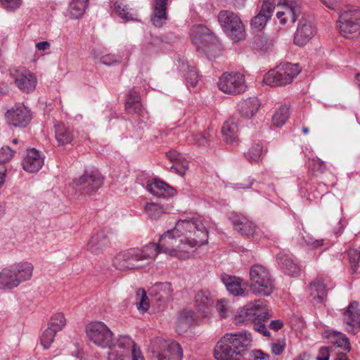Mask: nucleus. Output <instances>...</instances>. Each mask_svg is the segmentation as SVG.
I'll list each match as a JSON object with an SVG mask.
<instances>
[{
    "label": "nucleus",
    "mask_w": 360,
    "mask_h": 360,
    "mask_svg": "<svg viewBox=\"0 0 360 360\" xmlns=\"http://www.w3.org/2000/svg\"><path fill=\"white\" fill-rule=\"evenodd\" d=\"M208 238V229L202 220L179 219L173 229L160 236L158 243H149L119 252L113 259V266L121 271L142 269L153 262L160 253L186 259L207 244Z\"/></svg>",
    "instance_id": "nucleus-1"
},
{
    "label": "nucleus",
    "mask_w": 360,
    "mask_h": 360,
    "mask_svg": "<svg viewBox=\"0 0 360 360\" xmlns=\"http://www.w3.org/2000/svg\"><path fill=\"white\" fill-rule=\"evenodd\" d=\"M251 342V334L247 331L227 333L217 342L214 356L217 360H240Z\"/></svg>",
    "instance_id": "nucleus-2"
},
{
    "label": "nucleus",
    "mask_w": 360,
    "mask_h": 360,
    "mask_svg": "<svg viewBox=\"0 0 360 360\" xmlns=\"http://www.w3.org/2000/svg\"><path fill=\"white\" fill-rule=\"evenodd\" d=\"M34 266L28 262L16 263L0 271V288L13 289L31 279Z\"/></svg>",
    "instance_id": "nucleus-3"
},
{
    "label": "nucleus",
    "mask_w": 360,
    "mask_h": 360,
    "mask_svg": "<svg viewBox=\"0 0 360 360\" xmlns=\"http://www.w3.org/2000/svg\"><path fill=\"white\" fill-rule=\"evenodd\" d=\"M191 35L198 51L206 54L210 60L216 56L215 53L219 50L220 46L209 29L202 25H195L191 29Z\"/></svg>",
    "instance_id": "nucleus-4"
},
{
    "label": "nucleus",
    "mask_w": 360,
    "mask_h": 360,
    "mask_svg": "<svg viewBox=\"0 0 360 360\" xmlns=\"http://www.w3.org/2000/svg\"><path fill=\"white\" fill-rule=\"evenodd\" d=\"M250 289L259 296H269L274 290V280L269 271L264 266L255 264L249 272Z\"/></svg>",
    "instance_id": "nucleus-5"
},
{
    "label": "nucleus",
    "mask_w": 360,
    "mask_h": 360,
    "mask_svg": "<svg viewBox=\"0 0 360 360\" xmlns=\"http://www.w3.org/2000/svg\"><path fill=\"white\" fill-rule=\"evenodd\" d=\"M300 71L301 68L297 63H282L266 73L263 79V82L271 86H279L289 84Z\"/></svg>",
    "instance_id": "nucleus-6"
},
{
    "label": "nucleus",
    "mask_w": 360,
    "mask_h": 360,
    "mask_svg": "<svg viewBox=\"0 0 360 360\" xmlns=\"http://www.w3.org/2000/svg\"><path fill=\"white\" fill-rule=\"evenodd\" d=\"M103 178L97 169L85 171L80 176L75 178L72 182V188L75 195H91L95 193L103 185Z\"/></svg>",
    "instance_id": "nucleus-7"
},
{
    "label": "nucleus",
    "mask_w": 360,
    "mask_h": 360,
    "mask_svg": "<svg viewBox=\"0 0 360 360\" xmlns=\"http://www.w3.org/2000/svg\"><path fill=\"white\" fill-rule=\"evenodd\" d=\"M218 22L224 33L232 40L240 41L245 37L244 25L240 17L230 11H221Z\"/></svg>",
    "instance_id": "nucleus-8"
},
{
    "label": "nucleus",
    "mask_w": 360,
    "mask_h": 360,
    "mask_svg": "<svg viewBox=\"0 0 360 360\" xmlns=\"http://www.w3.org/2000/svg\"><path fill=\"white\" fill-rule=\"evenodd\" d=\"M86 333L91 342L101 348H112L117 345L113 338V333L102 321H93L86 327Z\"/></svg>",
    "instance_id": "nucleus-9"
},
{
    "label": "nucleus",
    "mask_w": 360,
    "mask_h": 360,
    "mask_svg": "<svg viewBox=\"0 0 360 360\" xmlns=\"http://www.w3.org/2000/svg\"><path fill=\"white\" fill-rule=\"evenodd\" d=\"M266 305L264 302L261 300H255L254 302H250L245 307L238 310L233 317V322L236 325H246L250 322L255 321L257 319H267L271 315L268 312L259 314V311L264 309Z\"/></svg>",
    "instance_id": "nucleus-10"
},
{
    "label": "nucleus",
    "mask_w": 360,
    "mask_h": 360,
    "mask_svg": "<svg viewBox=\"0 0 360 360\" xmlns=\"http://www.w3.org/2000/svg\"><path fill=\"white\" fill-rule=\"evenodd\" d=\"M217 85L220 91L230 95L242 94L247 89L244 75L236 72L224 73L219 77Z\"/></svg>",
    "instance_id": "nucleus-11"
},
{
    "label": "nucleus",
    "mask_w": 360,
    "mask_h": 360,
    "mask_svg": "<svg viewBox=\"0 0 360 360\" xmlns=\"http://www.w3.org/2000/svg\"><path fill=\"white\" fill-rule=\"evenodd\" d=\"M5 118L10 125L25 128L30 123L32 113L23 103H16L6 110Z\"/></svg>",
    "instance_id": "nucleus-12"
},
{
    "label": "nucleus",
    "mask_w": 360,
    "mask_h": 360,
    "mask_svg": "<svg viewBox=\"0 0 360 360\" xmlns=\"http://www.w3.org/2000/svg\"><path fill=\"white\" fill-rule=\"evenodd\" d=\"M338 27L344 38L355 39L360 35V19L354 17L351 12L342 13L339 16Z\"/></svg>",
    "instance_id": "nucleus-13"
},
{
    "label": "nucleus",
    "mask_w": 360,
    "mask_h": 360,
    "mask_svg": "<svg viewBox=\"0 0 360 360\" xmlns=\"http://www.w3.org/2000/svg\"><path fill=\"white\" fill-rule=\"evenodd\" d=\"M10 75L15 84L24 93H31L36 88L37 79L35 75L23 68H12Z\"/></svg>",
    "instance_id": "nucleus-14"
},
{
    "label": "nucleus",
    "mask_w": 360,
    "mask_h": 360,
    "mask_svg": "<svg viewBox=\"0 0 360 360\" xmlns=\"http://www.w3.org/2000/svg\"><path fill=\"white\" fill-rule=\"evenodd\" d=\"M359 302L352 301L342 312L343 321L347 325V330L356 334L360 328V309Z\"/></svg>",
    "instance_id": "nucleus-15"
},
{
    "label": "nucleus",
    "mask_w": 360,
    "mask_h": 360,
    "mask_svg": "<svg viewBox=\"0 0 360 360\" xmlns=\"http://www.w3.org/2000/svg\"><path fill=\"white\" fill-rule=\"evenodd\" d=\"M316 29L309 20L302 19L299 21L294 34V44L298 46L306 45L316 34Z\"/></svg>",
    "instance_id": "nucleus-16"
},
{
    "label": "nucleus",
    "mask_w": 360,
    "mask_h": 360,
    "mask_svg": "<svg viewBox=\"0 0 360 360\" xmlns=\"http://www.w3.org/2000/svg\"><path fill=\"white\" fill-rule=\"evenodd\" d=\"M153 300L158 302V307H163L173 298V288L170 283L163 282L154 284L149 290Z\"/></svg>",
    "instance_id": "nucleus-17"
},
{
    "label": "nucleus",
    "mask_w": 360,
    "mask_h": 360,
    "mask_svg": "<svg viewBox=\"0 0 360 360\" xmlns=\"http://www.w3.org/2000/svg\"><path fill=\"white\" fill-rule=\"evenodd\" d=\"M158 360H181L183 350L179 344L174 340H165L157 354Z\"/></svg>",
    "instance_id": "nucleus-18"
},
{
    "label": "nucleus",
    "mask_w": 360,
    "mask_h": 360,
    "mask_svg": "<svg viewBox=\"0 0 360 360\" xmlns=\"http://www.w3.org/2000/svg\"><path fill=\"white\" fill-rule=\"evenodd\" d=\"M274 10V0H264L259 13L251 20L252 29L262 30L271 18Z\"/></svg>",
    "instance_id": "nucleus-19"
},
{
    "label": "nucleus",
    "mask_w": 360,
    "mask_h": 360,
    "mask_svg": "<svg viewBox=\"0 0 360 360\" xmlns=\"http://www.w3.org/2000/svg\"><path fill=\"white\" fill-rule=\"evenodd\" d=\"M230 219L236 231L242 235L254 236L257 235V226L248 217L236 213L231 214Z\"/></svg>",
    "instance_id": "nucleus-20"
},
{
    "label": "nucleus",
    "mask_w": 360,
    "mask_h": 360,
    "mask_svg": "<svg viewBox=\"0 0 360 360\" xmlns=\"http://www.w3.org/2000/svg\"><path fill=\"white\" fill-rule=\"evenodd\" d=\"M125 108L128 113L136 115L141 117V122H143L145 119L148 118L147 112L143 107L140 96L134 88L131 89L127 95Z\"/></svg>",
    "instance_id": "nucleus-21"
},
{
    "label": "nucleus",
    "mask_w": 360,
    "mask_h": 360,
    "mask_svg": "<svg viewBox=\"0 0 360 360\" xmlns=\"http://www.w3.org/2000/svg\"><path fill=\"white\" fill-rule=\"evenodd\" d=\"M111 233L102 230L94 234L89 240L87 249L94 254H100L110 243Z\"/></svg>",
    "instance_id": "nucleus-22"
},
{
    "label": "nucleus",
    "mask_w": 360,
    "mask_h": 360,
    "mask_svg": "<svg viewBox=\"0 0 360 360\" xmlns=\"http://www.w3.org/2000/svg\"><path fill=\"white\" fill-rule=\"evenodd\" d=\"M146 188L150 193L159 198L170 197L175 193L173 187L165 181L156 179L148 181Z\"/></svg>",
    "instance_id": "nucleus-23"
},
{
    "label": "nucleus",
    "mask_w": 360,
    "mask_h": 360,
    "mask_svg": "<svg viewBox=\"0 0 360 360\" xmlns=\"http://www.w3.org/2000/svg\"><path fill=\"white\" fill-rule=\"evenodd\" d=\"M259 108L260 102L256 97L241 99L237 105L238 112L245 119H250L255 116L258 112Z\"/></svg>",
    "instance_id": "nucleus-24"
},
{
    "label": "nucleus",
    "mask_w": 360,
    "mask_h": 360,
    "mask_svg": "<svg viewBox=\"0 0 360 360\" xmlns=\"http://www.w3.org/2000/svg\"><path fill=\"white\" fill-rule=\"evenodd\" d=\"M44 165L42 155L36 149L31 148L27 150V155L22 162L23 169L27 172H36Z\"/></svg>",
    "instance_id": "nucleus-25"
},
{
    "label": "nucleus",
    "mask_w": 360,
    "mask_h": 360,
    "mask_svg": "<svg viewBox=\"0 0 360 360\" xmlns=\"http://www.w3.org/2000/svg\"><path fill=\"white\" fill-rule=\"evenodd\" d=\"M198 321L195 313L191 309H184L179 312L176 322V329L179 334H183Z\"/></svg>",
    "instance_id": "nucleus-26"
},
{
    "label": "nucleus",
    "mask_w": 360,
    "mask_h": 360,
    "mask_svg": "<svg viewBox=\"0 0 360 360\" xmlns=\"http://www.w3.org/2000/svg\"><path fill=\"white\" fill-rule=\"evenodd\" d=\"M221 281L229 293L235 296L244 295L245 290V282L240 278L224 274L221 276Z\"/></svg>",
    "instance_id": "nucleus-27"
},
{
    "label": "nucleus",
    "mask_w": 360,
    "mask_h": 360,
    "mask_svg": "<svg viewBox=\"0 0 360 360\" xmlns=\"http://www.w3.org/2000/svg\"><path fill=\"white\" fill-rule=\"evenodd\" d=\"M276 260L283 272L290 276H297L300 273V266L293 261L291 256L287 253H278Z\"/></svg>",
    "instance_id": "nucleus-28"
},
{
    "label": "nucleus",
    "mask_w": 360,
    "mask_h": 360,
    "mask_svg": "<svg viewBox=\"0 0 360 360\" xmlns=\"http://www.w3.org/2000/svg\"><path fill=\"white\" fill-rule=\"evenodd\" d=\"M221 132L226 143L229 144L236 143L239 132L238 120L234 117L229 118L224 123Z\"/></svg>",
    "instance_id": "nucleus-29"
},
{
    "label": "nucleus",
    "mask_w": 360,
    "mask_h": 360,
    "mask_svg": "<svg viewBox=\"0 0 360 360\" xmlns=\"http://www.w3.org/2000/svg\"><path fill=\"white\" fill-rule=\"evenodd\" d=\"M117 343L120 349L127 350L128 355L131 354L132 360H145L140 349L129 335H120L117 338Z\"/></svg>",
    "instance_id": "nucleus-30"
},
{
    "label": "nucleus",
    "mask_w": 360,
    "mask_h": 360,
    "mask_svg": "<svg viewBox=\"0 0 360 360\" xmlns=\"http://www.w3.org/2000/svg\"><path fill=\"white\" fill-rule=\"evenodd\" d=\"M167 1L168 0H154V11L151 20L155 27L162 26L167 20Z\"/></svg>",
    "instance_id": "nucleus-31"
},
{
    "label": "nucleus",
    "mask_w": 360,
    "mask_h": 360,
    "mask_svg": "<svg viewBox=\"0 0 360 360\" xmlns=\"http://www.w3.org/2000/svg\"><path fill=\"white\" fill-rule=\"evenodd\" d=\"M144 213L150 219H158L162 215L167 213L169 209L167 206L162 205L156 202H146L143 207Z\"/></svg>",
    "instance_id": "nucleus-32"
},
{
    "label": "nucleus",
    "mask_w": 360,
    "mask_h": 360,
    "mask_svg": "<svg viewBox=\"0 0 360 360\" xmlns=\"http://www.w3.org/2000/svg\"><path fill=\"white\" fill-rule=\"evenodd\" d=\"M281 8L282 11L276 13V17L281 24H285L287 21L294 23L302 12L301 8L297 6H281Z\"/></svg>",
    "instance_id": "nucleus-33"
},
{
    "label": "nucleus",
    "mask_w": 360,
    "mask_h": 360,
    "mask_svg": "<svg viewBox=\"0 0 360 360\" xmlns=\"http://www.w3.org/2000/svg\"><path fill=\"white\" fill-rule=\"evenodd\" d=\"M213 296L208 290H200L195 296V302L200 311H202L203 316H207L205 310H208L213 304Z\"/></svg>",
    "instance_id": "nucleus-34"
},
{
    "label": "nucleus",
    "mask_w": 360,
    "mask_h": 360,
    "mask_svg": "<svg viewBox=\"0 0 360 360\" xmlns=\"http://www.w3.org/2000/svg\"><path fill=\"white\" fill-rule=\"evenodd\" d=\"M180 71L184 72L187 84L192 86H196L198 82V75L194 66L188 64L184 60H179Z\"/></svg>",
    "instance_id": "nucleus-35"
},
{
    "label": "nucleus",
    "mask_w": 360,
    "mask_h": 360,
    "mask_svg": "<svg viewBox=\"0 0 360 360\" xmlns=\"http://www.w3.org/2000/svg\"><path fill=\"white\" fill-rule=\"evenodd\" d=\"M167 156L172 162H175L172 167H174L179 174L184 175L188 168V163L183 160V156L176 150H169L167 153Z\"/></svg>",
    "instance_id": "nucleus-36"
},
{
    "label": "nucleus",
    "mask_w": 360,
    "mask_h": 360,
    "mask_svg": "<svg viewBox=\"0 0 360 360\" xmlns=\"http://www.w3.org/2000/svg\"><path fill=\"white\" fill-rule=\"evenodd\" d=\"M309 290L310 296L317 302H321L326 294L325 284L321 279L311 282Z\"/></svg>",
    "instance_id": "nucleus-37"
},
{
    "label": "nucleus",
    "mask_w": 360,
    "mask_h": 360,
    "mask_svg": "<svg viewBox=\"0 0 360 360\" xmlns=\"http://www.w3.org/2000/svg\"><path fill=\"white\" fill-rule=\"evenodd\" d=\"M55 134L59 145L68 144L72 141V131L64 124H58L55 125Z\"/></svg>",
    "instance_id": "nucleus-38"
},
{
    "label": "nucleus",
    "mask_w": 360,
    "mask_h": 360,
    "mask_svg": "<svg viewBox=\"0 0 360 360\" xmlns=\"http://www.w3.org/2000/svg\"><path fill=\"white\" fill-rule=\"evenodd\" d=\"M89 0H72L69 5L71 18L77 19L83 15L87 7Z\"/></svg>",
    "instance_id": "nucleus-39"
},
{
    "label": "nucleus",
    "mask_w": 360,
    "mask_h": 360,
    "mask_svg": "<svg viewBox=\"0 0 360 360\" xmlns=\"http://www.w3.org/2000/svg\"><path fill=\"white\" fill-rule=\"evenodd\" d=\"M289 116V107L286 105L280 106L275 110L272 117V122L274 125L277 127L283 126L288 120Z\"/></svg>",
    "instance_id": "nucleus-40"
},
{
    "label": "nucleus",
    "mask_w": 360,
    "mask_h": 360,
    "mask_svg": "<svg viewBox=\"0 0 360 360\" xmlns=\"http://www.w3.org/2000/svg\"><path fill=\"white\" fill-rule=\"evenodd\" d=\"M114 9L116 14L124 20H136L135 13L132 12L127 5L121 1H116L114 4Z\"/></svg>",
    "instance_id": "nucleus-41"
},
{
    "label": "nucleus",
    "mask_w": 360,
    "mask_h": 360,
    "mask_svg": "<svg viewBox=\"0 0 360 360\" xmlns=\"http://www.w3.org/2000/svg\"><path fill=\"white\" fill-rule=\"evenodd\" d=\"M332 343L336 347L342 349L344 351L349 352L351 350L350 342L346 335L340 332H333Z\"/></svg>",
    "instance_id": "nucleus-42"
},
{
    "label": "nucleus",
    "mask_w": 360,
    "mask_h": 360,
    "mask_svg": "<svg viewBox=\"0 0 360 360\" xmlns=\"http://www.w3.org/2000/svg\"><path fill=\"white\" fill-rule=\"evenodd\" d=\"M212 134L210 131H205L204 133L193 134L189 136L187 139L189 144H192L197 146H205L210 141Z\"/></svg>",
    "instance_id": "nucleus-43"
},
{
    "label": "nucleus",
    "mask_w": 360,
    "mask_h": 360,
    "mask_svg": "<svg viewBox=\"0 0 360 360\" xmlns=\"http://www.w3.org/2000/svg\"><path fill=\"white\" fill-rule=\"evenodd\" d=\"M136 304L138 310L141 312H146L150 306L149 300L143 289H139L136 295Z\"/></svg>",
    "instance_id": "nucleus-44"
},
{
    "label": "nucleus",
    "mask_w": 360,
    "mask_h": 360,
    "mask_svg": "<svg viewBox=\"0 0 360 360\" xmlns=\"http://www.w3.org/2000/svg\"><path fill=\"white\" fill-rule=\"evenodd\" d=\"M276 43V39L271 36L263 34L259 36L255 40L257 47L262 51H266L273 47Z\"/></svg>",
    "instance_id": "nucleus-45"
},
{
    "label": "nucleus",
    "mask_w": 360,
    "mask_h": 360,
    "mask_svg": "<svg viewBox=\"0 0 360 360\" xmlns=\"http://www.w3.org/2000/svg\"><path fill=\"white\" fill-rule=\"evenodd\" d=\"M66 323V320L63 314H56L50 320L48 328L55 333L62 330Z\"/></svg>",
    "instance_id": "nucleus-46"
},
{
    "label": "nucleus",
    "mask_w": 360,
    "mask_h": 360,
    "mask_svg": "<svg viewBox=\"0 0 360 360\" xmlns=\"http://www.w3.org/2000/svg\"><path fill=\"white\" fill-rule=\"evenodd\" d=\"M263 146L259 143L253 145L245 153L246 158L250 162H258L262 154Z\"/></svg>",
    "instance_id": "nucleus-47"
},
{
    "label": "nucleus",
    "mask_w": 360,
    "mask_h": 360,
    "mask_svg": "<svg viewBox=\"0 0 360 360\" xmlns=\"http://www.w3.org/2000/svg\"><path fill=\"white\" fill-rule=\"evenodd\" d=\"M216 309L221 318H227L231 311L232 307L227 300L220 299L217 302Z\"/></svg>",
    "instance_id": "nucleus-48"
},
{
    "label": "nucleus",
    "mask_w": 360,
    "mask_h": 360,
    "mask_svg": "<svg viewBox=\"0 0 360 360\" xmlns=\"http://www.w3.org/2000/svg\"><path fill=\"white\" fill-rule=\"evenodd\" d=\"M110 349L111 351L108 353V360H128L127 349H120L117 345H115Z\"/></svg>",
    "instance_id": "nucleus-49"
},
{
    "label": "nucleus",
    "mask_w": 360,
    "mask_h": 360,
    "mask_svg": "<svg viewBox=\"0 0 360 360\" xmlns=\"http://www.w3.org/2000/svg\"><path fill=\"white\" fill-rule=\"evenodd\" d=\"M56 333L47 328L41 334V344L44 349H49L53 342Z\"/></svg>",
    "instance_id": "nucleus-50"
},
{
    "label": "nucleus",
    "mask_w": 360,
    "mask_h": 360,
    "mask_svg": "<svg viewBox=\"0 0 360 360\" xmlns=\"http://www.w3.org/2000/svg\"><path fill=\"white\" fill-rule=\"evenodd\" d=\"M348 255L352 273L354 274L358 269V262L360 259V250L356 249H350L349 250Z\"/></svg>",
    "instance_id": "nucleus-51"
},
{
    "label": "nucleus",
    "mask_w": 360,
    "mask_h": 360,
    "mask_svg": "<svg viewBox=\"0 0 360 360\" xmlns=\"http://www.w3.org/2000/svg\"><path fill=\"white\" fill-rule=\"evenodd\" d=\"M15 151L8 146H4L0 149V165L6 167L5 164L13 158Z\"/></svg>",
    "instance_id": "nucleus-52"
},
{
    "label": "nucleus",
    "mask_w": 360,
    "mask_h": 360,
    "mask_svg": "<svg viewBox=\"0 0 360 360\" xmlns=\"http://www.w3.org/2000/svg\"><path fill=\"white\" fill-rule=\"evenodd\" d=\"M286 346L285 338L278 339L270 344L271 353L274 355H280L284 351Z\"/></svg>",
    "instance_id": "nucleus-53"
},
{
    "label": "nucleus",
    "mask_w": 360,
    "mask_h": 360,
    "mask_svg": "<svg viewBox=\"0 0 360 360\" xmlns=\"http://www.w3.org/2000/svg\"><path fill=\"white\" fill-rule=\"evenodd\" d=\"M100 61L101 63L106 65H115L122 61V57L120 55L117 54H107L103 56L101 58Z\"/></svg>",
    "instance_id": "nucleus-54"
},
{
    "label": "nucleus",
    "mask_w": 360,
    "mask_h": 360,
    "mask_svg": "<svg viewBox=\"0 0 360 360\" xmlns=\"http://www.w3.org/2000/svg\"><path fill=\"white\" fill-rule=\"evenodd\" d=\"M159 42V40L158 39H154V41L151 43L144 44L142 47V52L146 56H151L153 53L158 51V49L156 46V44H158Z\"/></svg>",
    "instance_id": "nucleus-55"
},
{
    "label": "nucleus",
    "mask_w": 360,
    "mask_h": 360,
    "mask_svg": "<svg viewBox=\"0 0 360 360\" xmlns=\"http://www.w3.org/2000/svg\"><path fill=\"white\" fill-rule=\"evenodd\" d=\"M2 5L8 11L18 9L21 5V0H0Z\"/></svg>",
    "instance_id": "nucleus-56"
},
{
    "label": "nucleus",
    "mask_w": 360,
    "mask_h": 360,
    "mask_svg": "<svg viewBox=\"0 0 360 360\" xmlns=\"http://www.w3.org/2000/svg\"><path fill=\"white\" fill-rule=\"evenodd\" d=\"M303 243L313 248H318L323 244V240H315L309 236L303 237Z\"/></svg>",
    "instance_id": "nucleus-57"
},
{
    "label": "nucleus",
    "mask_w": 360,
    "mask_h": 360,
    "mask_svg": "<svg viewBox=\"0 0 360 360\" xmlns=\"http://www.w3.org/2000/svg\"><path fill=\"white\" fill-rule=\"evenodd\" d=\"M278 4L280 6H297L301 8L302 0H278Z\"/></svg>",
    "instance_id": "nucleus-58"
},
{
    "label": "nucleus",
    "mask_w": 360,
    "mask_h": 360,
    "mask_svg": "<svg viewBox=\"0 0 360 360\" xmlns=\"http://www.w3.org/2000/svg\"><path fill=\"white\" fill-rule=\"evenodd\" d=\"M254 328L255 330L258 331L259 333L262 334L264 336H266V337L270 336V333L268 330L265 324L262 323L259 321L255 323Z\"/></svg>",
    "instance_id": "nucleus-59"
},
{
    "label": "nucleus",
    "mask_w": 360,
    "mask_h": 360,
    "mask_svg": "<svg viewBox=\"0 0 360 360\" xmlns=\"http://www.w3.org/2000/svg\"><path fill=\"white\" fill-rule=\"evenodd\" d=\"M329 350L327 347H321L319 349L316 360H329Z\"/></svg>",
    "instance_id": "nucleus-60"
},
{
    "label": "nucleus",
    "mask_w": 360,
    "mask_h": 360,
    "mask_svg": "<svg viewBox=\"0 0 360 360\" xmlns=\"http://www.w3.org/2000/svg\"><path fill=\"white\" fill-rule=\"evenodd\" d=\"M322 3L328 8L335 10L338 7V4L341 0H321Z\"/></svg>",
    "instance_id": "nucleus-61"
},
{
    "label": "nucleus",
    "mask_w": 360,
    "mask_h": 360,
    "mask_svg": "<svg viewBox=\"0 0 360 360\" xmlns=\"http://www.w3.org/2000/svg\"><path fill=\"white\" fill-rule=\"evenodd\" d=\"M254 360H269V355L260 350H257L255 352Z\"/></svg>",
    "instance_id": "nucleus-62"
},
{
    "label": "nucleus",
    "mask_w": 360,
    "mask_h": 360,
    "mask_svg": "<svg viewBox=\"0 0 360 360\" xmlns=\"http://www.w3.org/2000/svg\"><path fill=\"white\" fill-rule=\"evenodd\" d=\"M310 167L312 168V169L322 171L323 162L320 159H317L316 160H312Z\"/></svg>",
    "instance_id": "nucleus-63"
},
{
    "label": "nucleus",
    "mask_w": 360,
    "mask_h": 360,
    "mask_svg": "<svg viewBox=\"0 0 360 360\" xmlns=\"http://www.w3.org/2000/svg\"><path fill=\"white\" fill-rule=\"evenodd\" d=\"M283 326V323L281 320H274L270 323L269 328L274 330H278L281 329Z\"/></svg>",
    "instance_id": "nucleus-64"
}]
</instances>
